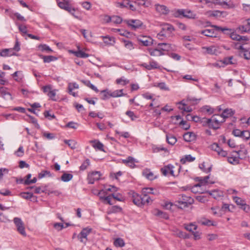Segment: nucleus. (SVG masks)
Instances as JSON below:
<instances>
[{
    "instance_id": "1",
    "label": "nucleus",
    "mask_w": 250,
    "mask_h": 250,
    "mask_svg": "<svg viewBox=\"0 0 250 250\" xmlns=\"http://www.w3.org/2000/svg\"><path fill=\"white\" fill-rule=\"evenodd\" d=\"M211 26L216 29L217 31H221L222 32L227 34L230 33V37L232 40L239 42H238L237 43L242 44L249 41V39L246 36H241L234 33H231V30L230 29L226 27H220L215 25H212Z\"/></svg>"
},
{
    "instance_id": "2",
    "label": "nucleus",
    "mask_w": 250,
    "mask_h": 250,
    "mask_svg": "<svg viewBox=\"0 0 250 250\" xmlns=\"http://www.w3.org/2000/svg\"><path fill=\"white\" fill-rule=\"evenodd\" d=\"M235 48L239 50V55L246 60H250V44L249 41L242 44L236 43Z\"/></svg>"
},
{
    "instance_id": "3",
    "label": "nucleus",
    "mask_w": 250,
    "mask_h": 250,
    "mask_svg": "<svg viewBox=\"0 0 250 250\" xmlns=\"http://www.w3.org/2000/svg\"><path fill=\"white\" fill-rule=\"evenodd\" d=\"M212 125L211 127L212 129L217 130L220 128L221 124L225 122L224 117L222 114H217L213 115L211 118Z\"/></svg>"
},
{
    "instance_id": "4",
    "label": "nucleus",
    "mask_w": 250,
    "mask_h": 250,
    "mask_svg": "<svg viewBox=\"0 0 250 250\" xmlns=\"http://www.w3.org/2000/svg\"><path fill=\"white\" fill-rule=\"evenodd\" d=\"M17 231L22 236L25 237L27 234L25 230L24 224L20 218L15 217L13 219Z\"/></svg>"
},
{
    "instance_id": "5",
    "label": "nucleus",
    "mask_w": 250,
    "mask_h": 250,
    "mask_svg": "<svg viewBox=\"0 0 250 250\" xmlns=\"http://www.w3.org/2000/svg\"><path fill=\"white\" fill-rule=\"evenodd\" d=\"M193 199L189 196H187L184 194L179 195L178 203L181 206V208L188 207L189 205L193 203Z\"/></svg>"
},
{
    "instance_id": "6",
    "label": "nucleus",
    "mask_w": 250,
    "mask_h": 250,
    "mask_svg": "<svg viewBox=\"0 0 250 250\" xmlns=\"http://www.w3.org/2000/svg\"><path fill=\"white\" fill-rule=\"evenodd\" d=\"M92 229L89 227L83 228L80 234L78 235V238L82 243H85L87 239V235L91 232Z\"/></svg>"
},
{
    "instance_id": "7",
    "label": "nucleus",
    "mask_w": 250,
    "mask_h": 250,
    "mask_svg": "<svg viewBox=\"0 0 250 250\" xmlns=\"http://www.w3.org/2000/svg\"><path fill=\"white\" fill-rule=\"evenodd\" d=\"M202 50L204 54L217 55L219 53L218 48L215 46H203Z\"/></svg>"
},
{
    "instance_id": "8",
    "label": "nucleus",
    "mask_w": 250,
    "mask_h": 250,
    "mask_svg": "<svg viewBox=\"0 0 250 250\" xmlns=\"http://www.w3.org/2000/svg\"><path fill=\"white\" fill-rule=\"evenodd\" d=\"M176 14L177 17L183 16L188 18H194L195 14H193L190 10L185 9H178Z\"/></svg>"
},
{
    "instance_id": "9",
    "label": "nucleus",
    "mask_w": 250,
    "mask_h": 250,
    "mask_svg": "<svg viewBox=\"0 0 250 250\" xmlns=\"http://www.w3.org/2000/svg\"><path fill=\"white\" fill-rule=\"evenodd\" d=\"M128 26L131 27L132 29L136 30L143 25V22L139 20H129L125 21Z\"/></svg>"
},
{
    "instance_id": "10",
    "label": "nucleus",
    "mask_w": 250,
    "mask_h": 250,
    "mask_svg": "<svg viewBox=\"0 0 250 250\" xmlns=\"http://www.w3.org/2000/svg\"><path fill=\"white\" fill-rule=\"evenodd\" d=\"M174 167L171 164H168L167 166H165L164 167L161 168V171L164 176H167L169 173L172 176L175 177V175L174 173Z\"/></svg>"
},
{
    "instance_id": "11",
    "label": "nucleus",
    "mask_w": 250,
    "mask_h": 250,
    "mask_svg": "<svg viewBox=\"0 0 250 250\" xmlns=\"http://www.w3.org/2000/svg\"><path fill=\"white\" fill-rule=\"evenodd\" d=\"M101 174L99 171L92 172L88 175L87 179L88 183L93 184L96 181H98L100 179Z\"/></svg>"
},
{
    "instance_id": "12",
    "label": "nucleus",
    "mask_w": 250,
    "mask_h": 250,
    "mask_svg": "<svg viewBox=\"0 0 250 250\" xmlns=\"http://www.w3.org/2000/svg\"><path fill=\"white\" fill-rule=\"evenodd\" d=\"M155 7L156 11L160 14L167 15L169 12L168 8L164 5L156 4Z\"/></svg>"
},
{
    "instance_id": "13",
    "label": "nucleus",
    "mask_w": 250,
    "mask_h": 250,
    "mask_svg": "<svg viewBox=\"0 0 250 250\" xmlns=\"http://www.w3.org/2000/svg\"><path fill=\"white\" fill-rule=\"evenodd\" d=\"M138 41L144 46H149L152 44V39L149 37L143 36L138 38Z\"/></svg>"
},
{
    "instance_id": "14",
    "label": "nucleus",
    "mask_w": 250,
    "mask_h": 250,
    "mask_svg": "<svg viewBox=\"0 0 250 250\" xmlns=\"http://www.w3.org/2000/svg\"><path fill=\"white\" fill-rule=\"evenodd\" d=\"M58 6L66 11H70L69 8L71 7L69 0H63L62 1L57 0Z\"/></svg>"
},
{
    "instance_id": "15",
    "label": "nucleus",
    "mask_w": 250,
    "mask_h": 250,
    "mask_svg": "<svg viewBox=\"0 0 250 250\" xmlns=\"http://www.w3.org/2000/svg\"><path fill=\"white\" fill-rule=\"evenodd\" d=\"M183 138L185 141L190 142L196 140V135L193 132H188L184 134Z\"/></svg>"
},
{
    "instance_id": "16",
    "label": "nucleus",
    "mask_w": 250,
    "mask_h": 250,
    "mask_svg": "<svg viewBox=\"0 0 250 250\" xmlns=\"http://www.w3.org/2000/svg\"><path fill=\"white\" fill-rule=\"evenodd\" d=\"M143 175L149 180H153L157 178L153 173L148 168H146L142 172Z\"/></svg>"
},
{
    "instance_id": "17",
    "label": "nucleus",
    "mask_w": 250,
    "mask_h": 250,
    "mask_svg": "<svg viewBox=\"0 0 250 250\" xmlns=\"http://www.w3.org/2000/svg\"><path fill=\"white\" fill-rule=\"evenodd\" d=\"M132 199L134 204L138 207H142V204L140 201L141 199V196L140 195L133 192L132 194Z\"/></svg>"
},
{
    "instance_id": "18",
    "label": "nucleus",
    "mask_w": 250,
    "mask_h": 250,
    "mask_svg": "<svg viewBox=\"0 0 250 250\" xmlns=\"http://www.w3.org/2000/svg\"><path fill=\"white\" fill-rule=\"evenodd\" d=\"M211 2L215 4L219 5L222 6H226L227 8H233L234 7V4L232 3H229L223 0H212Z\"/></svg>"
},
{
    "instance_id": "19",
    "label": "nucleus",
    "mask_w": 250,
    "mask_h": 250,
    "mask_svg": "<svg viewBox=\"0 0 250 250\" xmlns=\"http://www.w3.org/2000/svg\"><path fill=\"white\" fill-rule=\"evenodd\" d=\"M141 196V199L140 201L141 202L142 206L144 205H148L153 201V200L151 199L148 195H144V194L142 193Z\"/></svg>"
},
{
    "instance_id": "20",
    "label": "nucleus",
    "mask_w": 250,
    "mask_h": 250,
    "mask_svg": "<svg viewBox=\"0 0 250 250\" xmlns=\"http://www.w3.org/2000/svg\"><path fill=\"white\" fill-rule=\"evenodd\" d=\"M79 88V85L76 83H69L68 84V89L69 94L73 95L74 97L77 96L76 93L73 92L74 89Z\"/></svg>"
},
{
    "instance_id": "21",
    "label": "nucleus",
    "mask_w": 250,
    "mask_h": 250,
    "mask_svg": "<svg viewBox=\"0 0 250 250\" xmlns=\"http://www.w3.org/2000/svg\"><path fill=\"white\" fill-rule=\"evenodd\" d=\"M0 93L1 96L4 99H12V97L9 92L7 91V88L4 87H0Z\"/></svg>"
},
{
    "instance_id": "22",
    "label": "nucleus",
    "mask_w": 250,
    "mask_h": 250,
    "mask_svg": "<svg viewBox=\"0 0 250 250\" xmlns=\"http://www.w3.org/2000/svg\"><path fill=\"white\" fill-rule=\"evenodd\" d=\"M235 113V111L231 108H226L221 113L222 116L224 117L226 120L227 118L231 117Z\"/></svg>"
},
{
    "instance_id": "23",
    "label": "nucleus",
    "mask_w": 250,
    "mask_h": 250,
    "mask_svg": "<svg viewBox=\"0 0 250 250\" xmlns=\"http://www.w3.org/2000/svg\"><path fill=\"white\" fill-rule=\"evenodd\" d=\"M198 222L199 224L207 226H214V224L212 221L206 218H201L198 220Z\"/></svg>"
},
{
    "instance_id": "24",
    "label": "nucleus",
    "mask_w": 250,
    "mask_h": 250,
    "mask_svg": "<svg viewBox=\"0 0 250 250\" xmlns=\"http://www.w3.org/2000/svg\"><path fill=\"white\" fill-rule=\"evenodd\" d=\"M158 47L162 52L163 51H168L171 49V45L166 43H159L158 44Z\"/></svg>"
},
{
    "instance_id": "25",
    "label": "nucleus",
    "mask_w": 250,
    "mask_h": 250,
    "mask_svg": "<svg viewBox=\"0 0 250 250\" xmlns=\"http://www.w3.org/2000/svg\"><path fill=\"white\" fill-rule=\"evenodd\" d=\"M90 143L93 144L92 146L95 149H97L99 150L104 151V145L100 142L97 141L96 140H94L90 141Z\"/></svg>"
},
{
    "instance_id": "26",
    "label": "nucleus",
    "mask_w": 250,
    "mask_h": 250,
    "mask_svg": "<svg viewBox=\"0 0 250 250\" xmlns=\"http://www.w3.org/2000/svg\"><path fill=\"white\" fill-rule=\"evenodd\" d=\"M15 53L12 52V49H4L0 51V56L1 57L11 56L12 55H16Z\"/></svg>"
},
{
    "instance_id": "27",
    "label": "nucleus",
    "mask_w": 250,
    "mask_h": 250,
    "mask_svg": "<svg viewBox=\"0 0 250 250\" xmlns=\"http://www.w3.org/2000/svg\"><path fill=\"white\" fill-rule=\"evenodd\" d=\"M200 123L202 124L203 126L208 127L209 128H211V125L212 124L211 118L208 119L207 118H201Z\"/></svg>"
},
{
    "instance_id": "28",
    "label": "nucleus",
    "mask_w": 250,
    "mask_h": 250,
    "mask_svg": "<svg viewBox=\"0 0 250 250\" xmlns=\"http://www.w3.org/2000/svg\"><path fill=\"white\" fill-rule=\"evenodd\" d=\"M166 139L167 143L172 146L174 145L177 142L176 138L171 134H167L166 135Z\"/></svg>"
},
{
    "instance_id": "29",
    "label": "nucleus",
    "mask_w": 250,
    "mask_h": 250,
    "mask_svg": "<svg viewBox=\"0 0 250 250\" xmlns=\"http://www.w3.org/2000/svg\"><path fill=\"white\" fill-rule=\"evenodd\" d=\"M162 30L166 34H169L174 30V28L172 25L169 24H166L163 26Z\"/></svg>"
},
{
    "instance_id": "30",
    "label": "nucleus",
    "mask_w": 250,
    "mask_h": 250,
    "mask_svg": "<svg viewBox=\"0 0 250 250\" xmlns=\"http://www.w3.org/2000/svg\"><path fill=\"white\" fill-rule=\"evenodd\" d=\"M201 33L207 37H215V34L213 29H205L201 31Z\"/></svg>"
},
{
    "instance_id": "31",
    "label": "nucleus",
    "mask_w": 250,
    "mask_h": 250,
    "mask_svg": "<svg viewBox=\"0 0 250 250\" xmlns=\"http://www.w3.org/2000/svg\"><path fill=\"white\" fill-rule=\"evenodd\" d=\"M72 53L77 57L82 58H86L89 56V55L84 53L82 50H78L77 51H73Z\"/></svg>"
},
{
    "instance_id": "32",
    "label": "nucleus",
    "mask_w": 250,
    "mask_h": 250,
    "mask_svg": "<svg viewBox=\"0 0 250 250\" xmlns=\"http://www.w3.org/2000/svg\"><path fill=\"white\" fill-rule=\"evenodd\" d=\"M154 211V213L156 216H159L161 218H164L166 219H167L168 218V214L165 212H163V211L158 210V209H155Z\"/></svg>"
},
{
    "instance_id": "33",
    "label": "nucleus",
    "mask_w": 250,
    "mask_h": 250,
    "mask_svg": "<svg viewBox=\"0 0 250 250\" xmlns=\"http://www.w3.org/2000/svg\"><path fill=\"white\" fill-rule=\"evenodd\" d=\"M184 228L186 230L192 232L197 229V226L194 223H190L189 224H185Z\"/></svg>"
},
{
    "instance_id": "34",
    "label": "nucleus",
    "mask_w": 250,
    "mask_h": 250,
    "mask_svg": "<svg viewBox=\"0 0 250 250\" xmlns=\"http://www.w3.org/2000/svg\"><path fill=\"white\" fill-rule=\"evenodd\" d=\"M195 159V157H192L191 155H185L182 158L180 161L182 164H185L187 162H191L194 161Z\"/></svg>"
},
{
    "instance_id": "35",
    "label": "nucleus",
    "mask_w": 250,
    "mask_h": 250,
    "mask_svg": "<svg viewBox=\"0 0 250 250\" xmlns=\"http://www.w3.org/2000/svg\"><path fill=\"white\" fill-rule=\"evenodd\" d=\"M111 92L109 91L108 89L103 90L101 91L102 95L101 99L103 100H105L109 98Z\"/></svg>"
},
{
    "instance_id": "36",
    "label": "nucleus",
    "mask_w": 250,
    "mask_h": 250,
    "mask_svg": "<svg viewBox=\"0 0 250 250\" xmlns=\"http://www.w3.org/2000/svg\"><path fill=\"white\" fill-rule=\"evenodd\" d=\"M150 55L152 56H160L164 55V53L160 51L158 47L157 48L149 50Z\"/></svg>"
},
{
    "instance_id": "37",
    "label": "nucleus",
    "mask_w": 250,
    "mask_h": 250,
    "mask_svg": "<svg viewBox=\"0 0 250 250\" xmlns=\"http://www.w3.org/2000/svg\"><path fill=\"white\" fill-rule=\"evenodd\" d=\"M64 143L67 144L72 149H74L76 148L77 142L73 140H64Z\"/></svg>"
},
{
    "instance_id": "38",
    "label": "nucleus",
    "mask_w": 250,
    "mask_h": 250,
    "mask_svg": "<svg viewBox=\"0 0 250 250\" xmlns=\"http://www.w3.org/2000/svg\"><path fill=\"white\" fill-rule=\"evenodd\" d=\"M124 95L125 94L123 93V89L115 90L113 92H111L110 94V96L114 98L120 97Z\"/></svg>"
},
{
    "instance_id": "39",
    "label": "nucleus",
    "mask_w": 250,
    "mask_h": 250,
    "mask_svg": "<svg viewBox=\"0 0 250 250\" xmlns=\"http://www.w3.org/2000/svg\"><path fill=\"white\" fill-rule=\"evenodd\" d=\"M114 245L116 247H123L125 246V243L122 238H118L114 240Z\"/></svg>"
},
{
    "instance_id": "40",
    "label": "nucleus",
    "mask_w": 250,
    "mask_h": 250,
    "mask_svg": "<svg viewBox=\"0 0 250 250\" xmlns=\"http://www.w3.org/2000/svg\"><path fill=\"white\" fill-rule=\"evenodd\" d=\"M73 176V175L71 174L64 173L61 176V180L64 182H67L72 179Z\"/></svg>"
},
{
    "instance_id": "41",
    "label": "nucleus",
    "mask_w": 250,
    "mask_h": 250,
    "mask_svg": "<svg viewBox=\"0 0 250 250\" xmlns=\"http://www.w3.org/2000/svg\"><path fill=\"white\" fill-rule=\"evenodd\" d=\"M201 109L203 112L208 114H211L214 113V109L209 105L204 106Z\"/></svg>"
},
{
    "instance_id": "42",
    "label": "nucleus",
    "mask_w": 250,
    "mask_h": 250,
    "mask_svg": "<svg viewBox=\"0 0 250 250\" xmlns=\"http://www.w3.org/2000/svg\"><path fill=\"white\" fill-rule=\"evenodd\" d=\"M175 235L183 239L189 238L188 234L178 229L175 232Z\"/></svg>"
},
{
    "instance_id": "43",
    "label": "nucleus",
    "mask_w": 250,
    "mask_h": 250,
    "mask_svg": "<svg viewBox=\"0 0 250 250\" xmlns=\"http://www.w3.org/2000/svg\"><path fill=\"white\" fill-rule=\"evenodd\" d=\"M153 188H145L142 189V193L144 195H147L148 194H157L156 192L153 191Z\"/></svg>"
},
{
    "instance_id": "44",
    "label": "nucleus",
    "mask_w": 250,
    "mask_h": 250,
    "mask_svg": "<svg viewBox=\"0 0 250 250\" xmlns=\"http://www.w3.org/2000/svg\"><path fill=\"white\" fill-rule=\"evenodd\" d=\"M38 48L42 51H46L47 52H52V50L46 44H40L39 45Z\"/></svg>"
},
{
    "instance_id": "45",
    "label": "nucleus",
    "mask_w": 250,
    "mask_h": 250,
    "mask_svg": "<svg viewBox=\"0 0 250 250\" xmlns=\"http://www.w3.org/2000/svg\"><path fill=\"white\" fill-rule=\"evenodd\" d=\"M51 177L52 175L49 171L48 170H42L38 175V178L42 179L45 176Z\"/></svg>"
},
{
    "instance_id": "46",
    "label": "nucleus",
    "mask_w": 250,
    "mask_h": 250,
    "mask_svg": "<svg viewBox=\"0 0 250 250\" xmlns=\"http://www.w3.org/2000/svg\"><path fill=\"white\" fill-rule=\"evenodd\" d=\"M90 160L88 159H86L80 166V169L82 171L84 170L90 165Z\"/></svg>"
},
{
    "instance_id": "47",
    "label": "nucleus",
    "mask_w": 250,
    "mask_h": 250,
    "mask_svg": "<svg viewBox=\"0 0 250 250\" xmlns=\"http://www.w3.org/2000/svg\"><path fill=\"white\" fill-rule=\"evenodd\" d=\"M199 167L206 173L209 172L211 169V166H209L208 168H206V163L204 162L199 165Z\"/></svg>"
},
{
    "instance_id": "48",
    "label": "nucleus",
    "mask_w": 250,
    "mask_h": 250,
    "mask_svg": "<svg viewBox=\"0 0 250 250\" xmlns=\"http://www.w3.org/2000/svg\"><path fill=\"white\" fill-rule=\"evenodd\" d=\"M116 83L117 84L125 85L129 83V81L125 79L124 77L116 80Z\"/></svg>"
},
{
    "instance_id": "49",
    "label": "nucleus",
    "mask_w": 250,
    "mask_h": 250,
    "mask_svg": "<svg viewBox=\"0 0 250 250\" xmlns=\"http://www.w3.org/2000/svg\"><path fill=\"white\" fill-rule=\"evenodd\" d=\"M42 58L43 59L44 62H50L57 59L56 57L52 56H42Z\"/></svg>"
},
{
    "instance_id": "50",
    "label": "nucleus",
    "mask_w": 250,
    "mask_h": 250,
    "mask_svg": "<svg viewBox=\"0 0 250 250\" xmlns=\"http://www.w3.org/2000/svg\"><path fill=\"white\" fill-rule=\"evenodd\" d=\"M21 197L25 199H30L33 197V194L31 192H24L21 193Z\"/></svg>"
},
{
    "instance_id": "51",
    "label": "nucleus",
    "mask_w": 250,
    "mask_h": 250,
    "mask_svg": "<svg viewBox=\"0 0 250 250\" xmlns=\"http://www.w3.org/2000/svg\"><path fill=\"white\" fill-rule=\"evenodd\" d=\"M122 210V208L118 206H112L111 208L110 209V213H117L121 212Z\"/></svg>"
},
{
    "instance_id": "52",
    "label": "nucleus",
    "mask_w": 250,
    "mask_h": 250,
    "mask_svg": "<svg viewBox=\"0 0 250 250\" xmlns=\"http://www.w3.org/2000/svg\"><path fill=\"white\" fill-rule=\"evenodd\" d=\"M188 117H191V120L195 122L200 123V120L201 119V118H200L199 117H198L197 116H192L190 114H188L186 116V118H187V120H189Z\"/></svg>"
},
{
    "instance_id": "53",
    "label": "nucleus",
    "mask_w": 250,
    "mask_h": 250,
    "mask_svg": "<svg viewBox=\"0 0 250 250\" xmlns=\"http://www.w3.org/2000/svg\"><path fill=\"white\" fill-rule=\"evenodd\" d=\"M210 148L211 150L216 151L217 154L218 152L222 149L217 143H213L210 146Z\"/></svg>"
},
{
    "instance_id": "54",
    "label": "nucleus",
    "mask_w": 250,
    "mask_h": 250,
    "mask_svg": "<svg viewBox=\"0 0 250 250\" xmlns=\"http://www.w3.org/2000/svg\"><path fill=\"white\" fill-rule=\"evenodd\" d=\"M232 198L233 201L236 203V204L238 205L242 206L245 203V201L243 200L240 197L237 196H232Z\"/></svg>"
},
{
    "instance_id": "55",
    "label": "nucleus",
    "mask_w": 250,
    "mask_h": 250,
    "mask_svg": "<svg viewBox=\"0 0 250 250\" xmlns=\"http://www.w3.org/2000/svg\"><path fill=\"white\" fill-rule=\"evenodd\" d=\"M241 138L246 140H248L250 138V132L248 130L242 131Z\"/></svg>"
},
{
    "instance_id": "56",
    "label": "nucleus",
    "mask_w": 250,
    "mask_h": 250,
    "mask_svg": "<svg viewBox=\"0 0 250 250\" xmlns=\"http://www.w3.org/2000/svg\"><path fill=\"white\" fill-rule=\"evenodd\" d=\"M134 161L135 159L133 157L129 156L126 159L123 160V163L124 164L130 163L131 164L130 167H132V165H134Z\"/></svg>"
},
{
    "instance_id": "57",
    "label": "nucleus",
    "mask_w": 250,
    "mask_h": 250,
    "mask_svg": "<svg viewBox=\"0 0 250 250\" xmlns=\"http://www.w3.org/2000/svg\"><path fill=\"white\" fill-rule=\"evenodd\" d=\"M122 21V19L118 16H112V22L114 23L119 24Z\"/></svg>"
},
{
    "instance_id": "58",
    "label": "nucleus",
    "mask_w": 250,
    "mask_h": 250,
    "mask_svg": "<svg viewBox=\"0 0 250 250\" xmlns=\"http://www.w3.org/2000/svg\"><path fill=\"white\" fill-rule=\"evenodd\" d=\"M125 46L128 49L131 50L134 48L133 43L129 41H124Z\"/></svg>"
},
{
    "instance_id": "59",
    "label": "nucleus",
    "mask_w": 250,
    "mask_h": 250,
    "mask_svg": "<svg viewBox=\"0 0 250 250\" xmlns=\"http://www.w3.org/2000/svg\"><path fill=\"white\" fill-rule=\"evenodd\" d=\"M187 100L188 102H189L191 104H197V103H199V102L200 100V99H198L195 98L194 97H189V96L187 97Z\"/></svg>"
},
{
    "instance_id": "60",
    "label": "nucleus",
    "mask_w": 250,
    "mask_h": 250,
    "mask_svg": "<svg viewBox=\"0 0 250 250\" xmlns=\"http://www.w3.org/2000/svg\"><path fill=\"white\" fill-rule=\"evenodd\" d=\"M19 29L21 32L24 34H27V27L26 25L23 24H19L18 25Z\"/></svg>"
},
{
    "instance_id": "61",
    "label": "nucleus",
    "mask_w": 250,
    "mask_h": 250,
    "mask_svg": "<svg viewBox=\"0 0 250 250\" xmlns=\"http://www.w3.org/2000/svg\"><path fill=\"white\" fill-rule=\"evenodd\" d=\"M56 89L51 90L49 93H47V96L53 101H56Z\"/></svg>"
},
{
    "instance_id": "62",
    "label": "nucleus",
    "mask_w": 250,
    "mask_h": 250,
    "mask_svg": "<svg viewBox=\"0 0 250 250\" xmlns=\"http://www.w3.org/2000/svg\"><path fill=\"white\" fill-rule=\"evenodd\" d=\"M85 84L89 87L91 88L92 90L95 91L96 92H98L99 90L98 88L94 85L93 84H92L90 81H88L85 82Z\"/></svg>"
},
{
    "instance_id": "63",
    "label": "nucleus",
    "mask_w": 250,
    "mask_h": 250,
    "mask_svg": "<svg viewBox=\"0 0 250 250\" xmlns=\"http://www.w3.org/2000/svg\"><path fill=\"white\" fill-rule=\"evenodd\" d=\"M228 162L230 164H236L238 163L239 160L237 157H229L228 158Z\"/></svg>"
},
{
    "instance_id": "64",
    "label": "nucleus",
    "mask_w": 250,
    "mask_h": 250,
    "mask_svg": "<svg viewBox=\"0 0 250 250\" xmlns=\"http://www.w3.org/2000/svg\"><path fill=\"white\" fill-rule=\"evenodd\" d=\"M81 5H82L83 7L86 10H89L91 8V4L88 1H84L81 3Z\"/></svg>"
}]
</instances>
